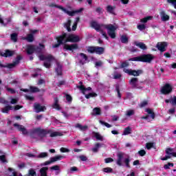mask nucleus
Masks as SVG:
<instances>
[{"mask_svg":"<svg viewBox=\"0 0 176 176\" xmlns=\"http://www.w3.org/2000/svg\"><path fill=\"white\" fill-rule=\"evenodd\" d=\"M34 109L36 113H39V112H45L46 107L41 106L39 103H34Z\"/></svg>","mask_w":176,"mask_h":176,"instance_id":"15","label":"nucleus"},{"mask_svg":"<svg viewBox=\"0 0 176 176\" xmlns=\"http://www.w3.org/2000/svg\"><path fill=\"white\" fill-rule=\"evenodd\" d=\"M124 163L125 164L126 166L128 168H130V158H129V157L125 158L124 160Z\"/></svg>","mask_w":176,"mask_h":176,"instance_id":"54","label":"nucleus"},{"mask_svg":"<svg viewBox=\"0 0 176 176\" xmlns=\"http://www.w3.org/2000/svg\"><path fill=\"white\" fill-rule=\"evenodd\" d=\"M14 127H16L18 131H21L23 135H27L29 134L28 131L24 126L20 125L17 123L13 124Z\"/></svg>","mask_w":176,"mask_h":176,"instance_id":"11","label":"nucleus"},{"mask_svg":"<svg viewBox=\"0 0 176 176\" xmlns=\"http://www.w3.org/2000/svg\"><path fill=\"white\" fill-rule=\"evenodd\" d=\"M21 60H23V56H21V55H18L15 58V61H14V63L17 65V64H19Z\"/></svg>","mask_w":176,"mask_h":176,"instance_id":"50","label":"nucleus"},{"mask_svg":"<svg viewBox=\"0 0 176 176\" xmlns=\"http://www.w3.org/2000/svg\"><path fill=\"white\" fill-rule=\"evenodd\" d=\"M146 112H147V113H148V115H151V118L152 119H155V112H153V111H152V109H146Z\"/></svg>","mask_w":176,"mask_h":176,"instance_id":"43","label":"nucleus"},{"mask_svg":"<svg viewBox=\"0 0 176 176\" xmlns=\"http://www.w3.org/2000/svg\"><path fill=\"white\" fill-rule=\"evenodd\" d=\"M49 168L47 166L43 167L40 169L39 173L41 176H47V170Z\"/></svg>","mask_w":176,"mask_h":176,"instance_id":"22","label":"nucleus"},{"mask_svg":"<svg viewBox=\"0 0 176 176\" xmlns=\"http://www.w3.org/2000/svg\"><path fill=\"white\" fill-rule=\"evenodd\" d=\"M52 130L43 129L41 128H36L31 129L30 131V135H34V134H37L41 138H45L47 134H50Z\"/></svg>","mask_w":176,"mask_h":176,"instance_id":"4","label":"nucleus"},{"mask_svg":"<svg viewBox=\"0 0 176 176\" xmlns=\"http://www.w3.org/2000/svg\"><path fill=\"white\" fill-rule=\"evenodd\" d=\"M116 91H117L118 98H122V94H120V87L118 84L116 85Z\"/></svg>","mask_w":176,"mask_h":176,"instance_id":"44","label":"nucleus"},{"mask_svg":"<svg viewBox=\"0 0 176 176\" xmlns=\"http://www.w3.org/2000/svg\"><path fill=\"white\" fill-rule=\"evenodd\" d=\"M172 91L173 87L168 83L165 84L161 89V93L162 94H164L165 96L167 94H170V93H171Z\"/></svg>","mask_w":176,"mask_h":176,"instance_id":"9","label":"nucleus"},{"mask_svg":"<svg viewBox=\"0 0 176 176\" xmlns=\"http://www.w3.org/2000/svg\"><path fill=\"white\" fill-rule=\"evenodd\" d=\"M52 61H47V62H44L43 63V66L45 67V68H50L52 67V63H51Z\"/></svg>","mask_w":176,"mask_h":176,"instance_id":"56","label":"nucleus"},{"mask_svg":"<svg viewBox=\"0 0 176 176\" xmlns=\"http://www.w3.org/2000/svg\"><path fill=\"white\" fill-rule=\"evenodd\" d=\"M152 19H153V16H146L142 19H140V23H148V21H149V20H152Z\"/></svg>","mask_w":176,"mask_h":176,"instance_id":"40","label":"nucleus"},{"mask_svg":"<svg viewBox=\"0 0 176 176\" xmlns=\"http://www.w3.org/2000/svg\"><path fill=\"white\" fill-rule=\"evenodd\" d=\"M65 157L63 155H56L55 157H51V160L52 163H54V162H58V160H63Z\"/></svg>","mask_w":176,"mask_h":176,"instance_id":"26","label":"nucleus"},{"mask_svg":"<svg viewBox=\"0 0 176 176\" xmlns=\"http://www.w3.org/2000/svg\"><path fill=\"white\" fill-rule=\"evenodd\" d=\"M12 109H13V107L10 105L6 106L1 109V112H3V113H9V111Z\"/></svg>","mask_w":176,"mask_h":176,"instance_id":"27","label":"nucleus"},{"mask_svg":"<svg viewBox=\"0 0 176 176\" xmlns=\"http://www.w3.org/2000/svg\"><path fill=\"white\" fill-rule=\"evenodd\" d=\"M142 83H144V82H138V78H132L129 80V85H131L132 89H138L139 90H141V89H144Z\"/></svg>","mask_w":176,"mask_h":176,"instance_id":"6","label":"nucleus"},{"mask_svg":"<svg viewBox=\"0 0 176 176\" xmlns=\"http://www.w3.org/2000/svg\"><path fill=\"white\" fill-rule=\"evenodd\" d=\"M8 171L9 173H12V175L10 176H23V175L19 174V175H17V172H16V170L13 168H8Z\"/></svg>","mask_w":176,"mask_h":176,"instance_id":"31","label":"nucleus"},{"mask_svg":"<svg viewBox=\"0 0 176 176\" xmlns=\"http://www.w3.org/2000/svg\"><path fill=\"white\" fill-rule=\"evenodd\" d=\"M120 41H121L122 43H128L129 38L126 35H122L120 37Z\"/></svg>","mask_w":176,"mask_h":176,"instance_id":"42","label":"nucleus"},{"mask_svg":"<svg viewBox=\"0 0 176 176\" xmlns=\"http://www.w3.org/2000/svg\"><path fill=\"white\" fill-rule=\"evenodd\" d=\"M167 46H168V43L166 41L157 43L156 45L157 49L160 50L161 53H164V52L167 50Z\"/></svg>","mask_w":176,"mask_h":176,"instance_id":"10","label":"nucleus"},{"mask_svg":"<svg viewBox=\"0 0 176 176\" xmlns=\"http://www.w3.org/2000/svg\"><path fill=\"white\" fill-rule=\"evenodd\" d=\"M66 38H67V33L65 32H63L61 35L58 36L56 38L57 41V43H55L54 45H53L52 47H54V49H56L57 47H59L60 45H64L63 49L69 52H74V50H78V49H79V45L76 43L68 45V44H66V43H64L65 41Z\"/></svg>","mask_w":176,"mask_h":176,"instance_id":"2","label":"nucleus"},{"mask_svg":"<svg viewBox=\"0 0 176 176\" xmlns=\"http://www.w3.org/2000/svg\"><path fill=\"white\" fill-rule=\"evenodd\" d=\"M65 97L67 102H72V96H71V95L66 94Z\"/></svg>","mask_w":176,"mask_h":176,"instance_id":"59","label":"nucleus"},{"mask_svg":"<svg viewBox=\"0 0 176 176\" xmlns=\"http://www.w3.org/2000/svg\"><path fill=\"white\" fill-rule=\"evenodd\" d=\"M135 45L138 47H140V49H142V50H146V49H148V47H146V45H145L142 42H140V43L135 42Z\"/></svg>","mask_w":176,"mask_h":176,"instance_id":"23","label":"nucleus"},{"mask_svg":"<svg viewBox=\"0 0 176 176\" xmlns=\"http://www.w3.org/2000/svg\"><path fill=\"white\" fill-rule=\"evenodd\" d=\"M92 115H94V116L101 115V109H100L98 107H95L93 109Z\"/></svg>","mask_w":176,"mask_h":176,"instance_id":"34","label":"nucleus"},{"mask_svg":"<svg viewBox=\"0 0 176 176\" xmlns=\"http://www.w3.org/2000/svg\"><path fill=\"white\" fill-rule=\"evenodd\" d=\"M123 71L125 72V74H128V75H130L131 76H140V75L144 72L142 69L133 70L129 69H124Z\"/></svg>","mask_w":176,"mask_h":176,"instance_id":"8","label":"nucleus"},{"mask_svg":"<svg viewBox=\"0 0 176 176\" xmlns=\"http://www.w3.org/2000/svg\"><path fill=\"white\" fill-rule=\"evenodd\" d=\"M76 129H79L81 131H86L87 129H89V126L87 125L82 126V124L77 123L75 126Z\"/></svg>","mask_w":176,"mask_h":176,"instance_id":"24","label":"nucleus"},{"mask_svg":"<svg viewBox=\"0 0 176 176\" xmlns=\"http://www.w3.org/2000/svg\"><path fill=\"white\" fill-rule=\"evenodd\" d=\"M100 148H101V144L100 143H96L95 144L94 148H92V152H94V153H97V152H98V149H100Z\"/></svg>","mask_w":176,"mask_h":176,"instance_id":"37","label":"nucleus"},{"mask_svg":"<svg viewBox=\"0 0 176 176\" xmlns=\"http://www.w3.org/2000/svg\"><path fill=\"white\" fill-rule=\"evenodd\" d=\"M155 60V56L152 54H142L140 56H136L128 59V61H139L140 63H152Z\"/></svg>","mask_w":176,"mask_h":176,"instance_id":"3","label":"nucleus"},{"mask_svg":"<svg viewBox=\"0 0 176 176\" xmlns=\"http://www.w3.org/2000/svg\"><path fill=\"white\" fill-rule=\"evenodd\" d=\"M92 134L94 135L95 138L98 140V141H102V136L97 132H92Z\"/></svg>","mask_w":176,"mask_h":176,"instance_id":"33","label":"nucleus"},{"mask_svg":"<svg viewBox=\"0 0 176 176\" xmlns=\"http://www.w3.org/2000/svg\"><path fill=\"white\" fill-rule=\"evenodd\" d=\"M68 42H70L71 43H78V42H80V38L78 35L71 34L65 38L64 43H67Z\"/></svg>","mask_w":176,"mask_h":176,"instance_id":"7","label":"nucleus"},{"mask_svg":"<svg viewBox=\"0 0 176 176\" xmlns=\"http://www.w3.org/2000/svg\"><path fill=\"white\" fill-rule=\"evenodd\" d=\"M52 108L56 111H61V107L58 104V98H54V104H52Z\"/></svg>","mask_w":176,"mask_h":176,"instance_id":"18","label":"nucleus"},{"mask_svg":"<svg viewBox=\"0 0 176 176\" xmlns=\"http://www.w3.org/2000/svg\"><path fill=\"white\" fill-rule=\"evenodd\" d=\"M79 56L82 58V60H79V64H81V65H85V64L87 63L86 61H88L89 57L86 54L82 52L79 54ZM82 60H84V61Z\"/></svg>","mask_w":176,"mask_h":176,"instance_id":"16","label":"nucleus"},{"mask_svg":"<svg viewBox=\"0 0 176 176\" xmlns=\"http://www.w3.org/2000/svg\"><path fill=\"white\" fill-rule=\"evenodd\" d=\"M7 91H9L11 94H16V91L13 88H9L8 86H5Z\"/></svg>","mask_w":176,"mask_h":176,"instance_id":"52","label":"nucleus"},{"mask_svg":"<svg viewBox=\"0 0 176 176\" xmlns=\"http://www.w3.org/2000/svg\"><path fill=\"white\" fill-rule=\"evenodd\" d=\"M16 65L13 62L12 63H10L6 65H4V68H9V69H12V68H14Z\"/></svg>","mask_w":176,"mask_h":176,"instance_id":"47","label":"nucleus"},{"mask_svg":"<svg viewBox=\"0 0 176 176\" xmlns=\"http://www.w3.org/2000/svg\"><path fill=\"white\" fill-rule=\"evenodd\" d=\"M129 134H131V128L128 126L124 129L123 135H129Z\"/></svg>","mask_w":176,"mask_h":176,"instance_id":"38","label":"nucleus"},{"mask_svg":"<svg viewBox=\"0 0 176 176\" xmlns=\"http://www.w3.org/2000/svg\"><path fill=\"white\" fill-rule=\"evenodd\" d=\"M129 65H130L129 62L124 61V62L122 63V64L120 65V68H126V67H129Z\"/></svg>","mask_w":176,"mask_h":176,"instance_id":"57","label":"nucleus"},{"mask_svg":"<svg viewBox=\"0 0 176 176\" xmlns=\"http://www.w3.org/2000/svg\"><path fill=\"white\" fill-rule=\"evenodd\" d=\"M90 26L91 28H94V30H96L97 32H100V34L108 41L109 39V37L111 38V39H115L116 38V33L115 31H116L117 28L112 25V24H108L105 25L104 23H98V22L96 21H92L90 22ZM102 28H105V30H107V32H104V30Z\"/></svg>","mask_w":176,"mask_h":176,"instance_id":"1","label":"nucleus"},{"mask_svg":"<svg viewBox=\"0 0 176 176\" xmlns=\"http://www.w3.org/2000/svg\"><path fill=\"white\" fill-rule=\"evenodd\" d=\"M124 156V153H119L117 155L118 159H117L116 164L118 166H120V167L123 166V164L122 163V161L123 160Z\"/></svg>","mask_w":176,"mask_h":176,"instance_id":"17","label":"nucleus"},{"mask_svg":"<svg viewBox=\"0 0 176 176\" xmlns=\"http://www.w3.org/2000/svg\"><path fill=\"white\" fill-rule=\"evenodd\" d=\"M60 151L62 153H68V152H69V149L65 147L60 148Z\"/></svg>","mask_w":176,"mask_h":176,"instance_id":"60","label":"nucleus"},{"mask_svg":"<svg viewBox=\"0 0 176 176\" xmlns=\"http://www.w3.org/2000/svg\"><path fill=\"white\" fill-rule=\"evenodd\" d=\"M51 8H57V9H60V10H65V8L63 7L62 6H58L54 3H52L50 6Z\"/></svg>","mask_w":176,"mask_h":176,"instance_id":"41","label":"nucleus"},{"mask_svg":"<svg viewBox=\"0 0 176 176\" xmlns=\"http://www.w3.org/2000/svg\"><path fill=\"white\" fill-rule=\"evenodd\" d=\"M28 176H36V172L33 168H30L28 171Z\"/></svg>","mask_w":176,"mask_h":176,"instance_id":"48","label":"nucleus"},{"mask_svg":"<svg viewBox=\"0 0 176 176\" xmlns=\"http://www.w3.org/2000/svg\"><path fill=\"white\" fill-rule=\"evenodd\" d=\"M40 47H35V45H28L26 47V53L29 56L31 54H34L35 52H42L43 49H45V45L42 43H39Z\"/></svg>","mask_w":176,"mask_h":176,"instance_id":"5","label":"nucleus"},{"mask_svg":"<svg viewBox=\"0 0 176 176\" xmlns=\"http://www.w3.org/2000/svg\"><path fill=\"white\" fill-rule=\"evenodd\" d=\"M50 137H61L63 135V134L58 131H54V132H52L51 131V133H50Z\"/></svg>","mask_w":176,"mask_h":176,"instance_id":"32","label":"nucleus"},{"mask_svg":"<svg viewBox=\"0 0 176 176\" xmlns=\"http://www.w3.org/2000/svg\"><path fill=\"white\" fill-rule=\"evenodd\" d=\"M146 149H152L153 148V142H148L146 144Z\"/></svg>","mask_w":176,"mask_h":176,"instance_id":"58","label":"nucleus"},{"mask_svg":"<svg viewBox=\"0 0 176 176\" xmlns=\"http://www.w3.org/2000/svg\"><path fill=\"white\" fill-rule=\"evenodd\" d=\"M99 123H100V124H103L104 126L107 127V129H110V127H112V125H111L108 122H104L102 120H100Z\"/></svg>","mask_w":176,"mask_h":176,"instance_id":"53","label":"nucleus"},{"mask_svg":"<svg viewBox=\"0 0 176 176\" xmlns=\"http://www.w3.org/2000/svg\"><path fill=\"white\" fill-rule=\"evenodd\" d=\"M65 13H67V14H69V16H75L76 12L75 11H68L67 9L65 8V10H62Z\"/></svg>","mask_w":176,"mask_h":176,"instance_id":"46","label":"nucleus"},{"mask_svg":"<svg viewBox=\"0 0 176 176\" xmlns=\"http://www.w3.org/2000/svg\"><path fill=\"white\" fill-rule=\"evenodd\" d=\"M79 85H78L77 86V89H79V90H81L82 94H85V91H91V87H88L87 88H86L85 87V85H83V83L82 82V81L79 82Z\"/></svg>","mask_w":176,"mask_h":176,"instance_id":"14","label":"nucleus"},{"mask_svg":"<svg viewBox=\"0 0 176 176\" xmlns=\"http://www.w3.org/2000/svg\"><path fill=\"white\" fill-rule=\"evenodd\" d=\"M115 6H107V12H108V13H111V14H115Z\"/></svg>","mask_w":176,"mask_h":176,"instance_id":"30","label":"nucleus"},{"mask_svg":"<svg viewBox=\"0 0 176 176\" xmlns=\"http://www.w3.org/2000/svg\"><path fill=\"white\" fill-rule=\"evenodd\" d=\"M47 156H49V154H47V153L46 152H43L41 153L40 154H38L36 157L38 159H45V157H47Z\"/></svg>","mask_w":176,"mask_h":176,"instance_id":"35","label":"nucleus"},{"mask_svg":"<svg viewBox=\"0 0 176 176\" xmlns=\"http://www.w3.org/2000/svg\"><path fill=\"white\" fill-rule=\"evenodd\" d=\"M171 104L172 105H176V96H174L173 98L171 99Z\"/></svg>","mask_w":176,"mask_h":176,"instance_id":"64","label":"nucleus"},{"mask_svg":"<svg viewBox=\"0 0 176 176\" xmlns=\"http://www.w3.org/2000/svg\"><path fill=\"white\" fill-rule=\"evenodd\" d=\"M102 171L107 173H113V169H112V168H110V167H107V168H104L102 169Z\"/></svg>","mask_w":176,"mask_h":176,"instance_id":"51","label":"nucleus"},{"mask_svg":"<svg viewBox=\"0 0 176 176\" xmlns=\"http://www.w3.org/2000/svg\"><path fill=\"white\" fill-rule=\"evenodd\" d=\"M38 57H39V59L41 60V61H45V60L46 61H54V56H53V55H52V54H48L47 56L41 54L38 56Z\"/></svg>","mask_w":176,"mask_h":176,"instance_id":"12","label":"nucleus"},{"mask_svg":"<svg viewBox=\"0 0 176 176\" xmlns=\"http://www.w3.org/2000/svg\"><path fill=\"white\" fill-rule=\"evenodd\" d=\"M87 51L90 53V54H94L96 53V46H88L87 47Z\"/></svg>","mask_w":176,"mask_h":176,"instance_id":"28","label":"nucleus"},{"mask_svg":"<svg viewBox=\"0 0 176 176\" xmlns=\"http://www.w3.org/2000/svg\"><path fill=\"white\" fill-rule=\"evenodd\" d=\"M95 53L96 54L101 56V54H104L105 53V48L104 47L96 46Z\"/></svg>","mask_w":176,"mask_h":176,"instance_id":"20","label":"nucleus"},{"mask_svg":"<svg viewBox=\"0 0 176 176\" xmlns=\"http://www.w3.org/2000/svg\"><path fill=\"white\" fill-rule=\"evenodd\" d=\"M19 34L16 32L12 33L10 34V39L12 41V42H17Z\"/></svg>","mask_w":176,"mask_h":176,"instance_id":"29","label":"nucleus"},{"mask_svg":"<svg viewBox=\"0 0 176 176\" xmlns=\"http://www.w3.org/2000/svg\"><path fill=\"white\" fill-rule=\"evenodd\" d=\"M30 91L32 93H39V91H41V89H39V88L36 87H32L31 86L30 87Z\"/></svg>","mask_w":176,"mask_h":176,"instance_id":"45","label":"nucleus"},{"mask_svg":"<svg viewBox=\"0 0 176 176\" xmlns=\"http://www.w3.org/2000/svg\"><path fill=\"white\" fill-rule=\"evenodd\" d=\"M160 14L162 21H168L170 20V16L167 15L165 11H161Z\"/></svg>","mask_w":176,"mask_h":176,"instance_id":"21","label":"nucleus"},{"mask_svg":"<svg viewBox=\"0 0 176 176\" xmlns=\"http://www.w3.org/2000/svg\"><path fill=\"white\" fill-rule=\"evenodd\" d=\"M71 23H72V21L69 19L65 24V28L67 30L68 32H71Z\"/></svg>","mask_w":176,"mask_h":176,"instance_id":"36","label":"nucleus"},{"mask_svg":"<svg viewBox=\"0 0 176 176\" xmlns=\"http://www.w3.org/2000/svg\"><path fill=\"white\" fill-rule=\"evenodd\" d=\"M23 41H27L29 43H32L33 41H34V35H32V34H29L27 35L26 37H23Z\"/></svg>","mask_w":176,"mask_h":176,"instance_id":"25","label":"nucleus"},{"mask_svg":"<svg viewBox=\"0 0 176 176\" xmlns=\"http://www.w3.org/2000/svg\"><path fill=\"white\" fill-rule=\"evenodd\" d=\"M138 28L140 30V31H143V30H145L146 28V26L145 24H140L138 25Z\"/></svg>","mask_w":176,"mask_h":176,"instance_id":"61","label":"nucleus"},{"mask_svg":"<svg viewBox=\"0 0 176 176\" xmlns=\"http://www.w3.org/2000/svg\"><path fill=\"white\" fill-rule=\"evenodd\" d=\"M0 56H1V57L6 58L12 57V56H14V51L10 50H6L5 52H0Z\"/></svg>","mask_w":176,"mask_h":176,"instance_id":"13","label":"nucleus"},{"mask_svg":"<svg viewBox=\"0 0 176 176\" xmlns=\"http://www.w3.org/2000/svg\"><path fill=\"white\" fill-rule=\"evenodd\" d=\"M148 105V100H143L139 104L140 108H145Z\"/></svg>","mask_w":176,"mask_h":176,"instance_id":"49","label":"nucleus"},{"mask_svg":"<svg viewBox=\"0 0 176 176\" xmlns=\"http://www.w3.org/2000/svg\"><path fill=\"white\" fill-rule=\"evenodd\" d=\"M97 96H98V95L96 92H91V93H89L88 94H86L85 95V98L89 100V98H91L93 97H97Z\"/></svg>","mask_w":176,"mask_h":176,"instance_id":"39","label":"nucleus"},{"mask_svg":"<svg viewBox=\"0 0 176 176\" xmlns=\"http://www.w3.org/2000/svg\"><path fill=\"white\" fill-rule=\"evenodd\" d=\"M134 113H135L134 110L130 109V110L126 111V116H133V115H134Z\"/></svg>","mask_w":176,"mask_h":176,"instance_id":"55","label":"nucleus"},{"mask_svg":"<svg viewBox=\"0 0 176 176\" xmlns=\"http://www.w3.org/2000/svg\"><path fill=\"white\" fill-rule=\"evenodd\" d=\"M168 3H172L173 7L176 9V0H167Z\"/></svg>","mask_w":176,"mask_h":176,"instance_id":"62","label":"nucleus"},{"mask_svg":"<svg viewBox=\"0 0 176 176\" xmlns=\"http://www.w3.org/2000/svg\"><path fill=\"white\" fill-rule=\"evenodd\" d=\"M102 61L101 60H99V61H97L95 63V67H102Z\"/></svg>","mask_w":176,"mask_h":176,"instance_id":"63","label":"nucleus"},{"mask_svg":"<svg viewBox=\"0 0 176 176\" xmlns=\"http://www.w3.org/2000/svg\"><path fill=\"white\" fill-rule=\"evenodd\" d=\"M55 71L58 76H61L63 75V66L58 62L56 63V68Z\"/></svg>","mask_w":176,"mask_h":176,"instance_id":"19","label":"nucleus"}]
</instances>
